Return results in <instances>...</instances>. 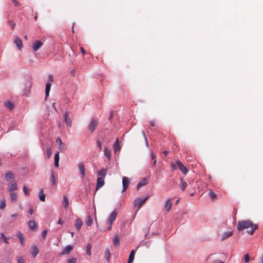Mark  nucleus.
I'll list each match as a JSON object with an SVG mask.
<instances>
[{
	"label": "nucleus",
	"mask_w": 263,
	"mask_h": 263,
	"mask_svg": "<svg viewBox=\"0 0 263 263\" xmlns=\"http://www.w3.org/2000/svg\"><path fill=\"white\" fill-rule=\"evenodd\" d=\"M57 143L59 144V148L62 151H65L67 149L66 145L63 143L60 138L56 140Z\"/></svg>",
	"instance_id": "f8f14e48"
},
{
	"label": "nucleus",
	"mask_w": 263,
	"mask_h": 263,
	"mask_svg": "<svg viewBox=\"0 0 263 263\" xmlns=\"http://www.w3.org/2000/svg\"><path fill=\"white\" fill-rule=\"evenodd\" d=\"M151 125L152 126H155V123H154V121H151Z\"/></svg>",
	"instance_id": "e2e57ef3"
},
{
	"label": "nucleus",
	"mask_w": 263,
	"mask_h": 263,
	"mask_svg": "<svg viewBox=\"0 0 263 263\" xmlns=\"http://www.w3.org/2000/svg\"><path fill=\"white\" fill-rule=\"evenodd\" d=\"M117 213L116 211L111 212L109 215L108 219L106 221V223H112L116 220Z\"/></svg>",
	"instance_id": "7ed1b4c3"
},
{
	"label": "nucleus",
	"mask_w": 263,
	"mask_h": 263,
	"mask_svg": "<svg viewBox=\"0 0 263 263\" xmlns=\"http://www.w3.org/2000/svg\"><path fill=\"white\" fill-rule=\"evenodd\" d=\"M51 88V84L49 83H47L46 85V88H45V95L46 98L49 96V91Z\"/></svg>",
	"instance_id": "72a5a7b5"
},
{
	"label": "nucleus",
	"mask_w": 263,
	"mask_h": 263,
	"mask_svg": "<svg viewBox=\"0 0 263 263\" xmlns=\"http://www.w3.org/2000/svg\"><path fill=\"white\" fill-rule=\"evenodd\" d=\"M6 207V202L5 200H3L1 201L0 203V209H4Z\"/></svg>",
	"instance_id": "a19ab883"
},
{
	"label": "nucleus",
	"mask_w": 263,
	"mask_h": 263,
	"mask_svg": "<svg viewBox=\"0 0 263 263\" xmlns=\"http://www.w3.org/2000/svg\"><path fill=\"white\" fill-rule=\"evenodd\" d=\"M98 124V122L97 120L92 119L91 120L90 123H89L88 125V129L90 131L91 133H93L96 127L97 126Z\"/></svg>",
	"instance_id": "20e7f679"
},
{
	"label": "nucleus",
	"mask_w": 263,
	"mask_h": 263,
	"mask_svg": "<svg viewBox=\"0 0 263 263\" xmlns=\"http://www.w3.org/2000/svg\"><path fill=\"white\" fill-rule=\"evenodd\" d=\"M63 205L64 207L67 209L69 207V200L66 196H63Z\"/></svg>",
	"instance_id": "a878e982"
},
{
	"label": "nucleus",
	"mask_w": 263,
	"mask_h": 263,
	"mask_svg": "<svg viewBox=\"0 0 263 263\" xmlns=\"http://www.w3.org/2000/svg\"><path fill=\"white\" fill-rule=\"evenodd\" d=\"M142 135H143V136L144 137V139L145 140L146 145L147 147H148V144L147 139L146 135H145V133L143 131H142Z\"/></svg>",
	"instance_id": "c03bdc74"
},
{
	"label": "nucleus",
	"mask_w": 263,
	"mask_h": 263,
	"mask_svg": "<svg viewBox=\"0 0 263 263\" xmlns=\"http://www.w3.org/2000/svg\"><path fill=\"white\" fill-rule=\"evenodd\" d=\"M17 236L18 237L19 240H20V242H21L22 245L24 246L25 245V239H24V238L22 233L20 232H18L17 233Z\"/></svg>",
	"instance_id": "b1692460"
},
{
	"label": "nucleus",
	"mask_w": 263,
	"mask_h": 263,
	"mask_svg": "<svg viewBox=\"0 0 263 263\" xmlns=\"http://www.w3.org/2000/svg\"><path fill=\"white\" fill-rule=\"evenodd\" d=\"M80 49H81V51L83 55H84V54H85V53H86V52H85V50L84 49V48H82V47H81V48H80Z\"/></svg>",
	"instance_id": "bf43d9fd"
},
{
	"label": "nucleus",
	"mask_w": 263,
	"mask_h": 263,
	"mask_svg": "<svg viewBox=\"0 0 263 263\" xmlns=\"http://www.w3.org/2000/svg\"><path fill=\"white\" fill-rule=\"evenodd\" d=\"M78 168L81 174L82 177L84 178L85 176L84 165L82 163H80L78 164Z\"/></svg>",
	"instance_id": "ddd939ff"
},
{
	"label": "nucleus",
	"mask_w": 263,
	"mask_h": 263,
	"mask_svg": "<svg viewBox=\"0 0 263 263\" xmlns=\"http://www.w3.org/2000/svg\"><path fill=\"white\" fill-rule=\"evenodd\" d=\"M91 245L90 244H88L87 246L86 252H87V254L89 255H91Z\"/></svg>",
	"instance_id": "79ce46f5"
},
{
	"label": "nucleus",
	"mask_w": 263,
	"mask_h": 263,
	"mask_svg": "<svg viewBox=\"0 0 263 263\" xmlns=\"http://www.w3.org/2000/svg\"><path fill=\"white\" fill-rule=\"evenodd\" d=\"M82 221L80 218L77 219L76 221V228L78 230H80L82 226Z\"/></svg>",
	"instance_id": "412c9836"
},
{
	"label": "nucleus",
	"mask_w": 263,
	"mask_h": 263,
	"mask_svg": "<svg viewBox=\"0 0 263 263\" xmlns=\"http://www.w3.org/2000/svg\"><path fill=\"white\" fill-rule=\"evenodd\" d=\"M39 198L42 201H45V195L43 193V191L42 190L40 191L39 193Z\"/></svg>",
	"instance_id": "c9c22d12"
},
{
	"label": "nucleus",
	"mask_w": 263,
	"mask_h": 263,
	"mask_svg": "<svg viewBox=\"0 0 263 263\" xmlns=\"http://www.w3.org/2000/svg\"><path fill=\"white\" fill-rule=\"evenodd\" d=\"M77 259L76 258H72L67 260L68 263H76Z\"/></svg>",
	"instance_id": "49530a36"
},
{
	"label": "nucleus",
	"mask_w": 263,
	"mask_h": 263,
	"mask_svg": "<svg viewBox=\"0 0 263 263\" xmlns=\"http://www.w3.org/2000/svg\"><path fill=\"white\" fill-rule=\"evenodd\" d=\"M105 183L104 178L103 177H98L97 181L96 190L100 189Z\"/></svg>",
	"instance_id": "9d476101"
},
{
	"label": "nucleus",
	"mask_w": 263,
	"mask_h": 263,
	"mask_svg": "<svg viewBox=\"0 0 263 263\" xmlns=\"http://www.w3.org/2000/svg\"><path fill=\"white\" fill-rule=\"evenodd\" d=\"M50 180L52 182V184L53 185H55V183H56V181H55V177H54V173L53 172H52L51 173V177H50Z\"/></svg>",
	"instance_id": "58836bf2"
},
{
	"label": "nucleus",
	"mask_w": 263,
	"mask_h": 263,
	"mask_svg": "<svg viewBox=\"0 0 263 263\" xmlns=\"http://www.w3.org/2000/svg\"><path fill=\"white\" fill-rule=\"evenodd\" d=\"M1 237L2 238H3L4 239V241L6 243H8V241L7 240V238L4 236V235L3 234V233H2L1 234Z\"/></svg>",
	"instance_id": "09e8293b"
},
{
	"label": "nucleus",
	"mask_w": 263,
	"mask_h": 263,
	"mask_svg": "<svg viewBox=\"0 0 263 263\" xmlns=\"http://www.w3.org/2000/svg\"><path fill=\"white\" fill-rule=\"evenodd\" d=\"M151 158L153 160L156 159V157L153 153L151 154Z\"/></svg>",
	"instance_id": "13d9d810"
},
{
	"label": "nucleus",
	"mask_w": 263,
	"mask_h": 263,
	"mask_svg": "<svg viewBox=\"0 0 263 263\" xmlns=\"http://www.w3.org/2000/svg\"><path fill=\"white\" fill-rule=\"evenodd\" d=\"M29 213L31 215L33 214L34 213L33 210L32 208L29 209Z\"/></svg>",
	"instance_id": "052dcab7"
},
{
	"label": "nucleus",
	"mask_w": 263,
	"mask_h": 263,
	"mask_svg": "<svg viewBox=\"0 0 263 263\" xmlns=\"http://www.w3.org/2000/svg\"><path fill=\"white\" fill-rule=\"evenodd\" d=\"M148 199V196L145 197L143 199L141 198H137L134 201V205L135 206H138V209H139L143 204H144L145 201Z\"/></svg>",
	"instance_id": "f03ea898"
},
{
	"label": "nucleus",
	"mask_w": 263,
	"mask_h": 263,
	"mask_svg": "<svg viewBox=\"0 0 263 263\" xmlns=\"http://www.w3.org/2000/svg\"><path fill=\"white\" fill-rule=\"evenodd\" d=\"M212 263H224L223 261L220 260V259H217L214 260Z\"/></svg>",
	"instance_id": "603ef678"
},
{
	"label": "nucleus",
	"mask_w": 263,
	"mask_h": 263,
	"mask_svg": "<svg viewBox=\"0 0 263 263\" xmlns=\"http://www.w3.org/2000/svg\"><path fill=\"white\" fill-rule=\"evenodd\" d=\"M14 178V175L11 171L8 172L6 174V179L7 180Z\"/></svg>",
	"instance_id": "2f4dec72"
},
{
	"label": "nucleus",
	"mask_w": 263,
	"mask_h": 263,
	"mask_svg": "<svg viewBox=\"0 0 263 263\" xmlns=\"http://www.w3.org/2000/svg\"><path fill=\"white\" fill-rule=\"evenodd\" d=\"M23 191L24 192V194L26 195H29V191H28V187L26 186V185H24L23 186Z\"/></svg>",
	"instance_id": "37998d69"
},
{
	"label": "nucleus",
	"mask_w": 263,
	"mask_h": 263,
	"mask_svg": "<svg viewBox=\"0 0 263 263\" xmlns=\"http://www.w3.org/2000/svg\"><path fill=\"white\" fill-rule=\"evenodd\" d=\"M233 232L232 231L226 232L222 234L221 239L222 240L226 239L227 238L231 236Z\"/></svg>",
	"instance_id": "4be33fe9"
},
{
	"label": "nucleus",
	"mask_w": 263,
	"mask_h": 263,
	"mask_svg": "<svg viewBox=\"0 0 263 263\" xmlns=\"http://www.w3.org/2000/svg\"><path fill=\"white\" fill-rule=\"evenodd\" d=\"M15 7H20L21 4L16 0H12Z\"/></svg>",
	"instance_id": "8fccbe9b"
},
{
	"label": "nucleus",
	"mask_w": 263,
	"mask_h": 263,
	"mask_svg": "<svg viewBox=\"0 0 263 263\" xmlns=\"http://www.w3.org/2000/svg\"><path fill=\"white\" fill-rule=\"evenodd\" d=\"M104 155L108 161L111 160V151L108 149L106 147L104 149Z\"/></svg>",
	"instance_id": "2eb2a0df"
},
{
	"label": "nucleus",
	"mask_w": 263,
	"mask_h": 263,
	"mask_svg": "<svg viewBox=\"0 0 263 263\" xmlns=\"http://www.w3.org/2000/svg\"><path fill=\"white\" fill-rule=\"evenodd\" d=\"M10 198L11 201L14 203L17 200V195L15 193H11L10 194Z\"/></svg>",
	"instance_id": "473e14b6"
},
{
	"label": "nucleus",
	"mask_w": 263,
	"mask_h": 263,
	"mask_svg": "<svg viewBox=\"0 0 263 263\" xmlns=\"http://www.w3.org/2000/svg\"><path fill=\"white\" fill-rule=\"evenodd\" d=\"M73 247L71 246H66L63 251L61 253V255H67L69 254L72 250Z\"/></svg>",
	"instance_id": "9b49d317"
},
{
	"label": "nucleus",
	"mask_w": 263,
	"mask_h": 263,
	"mask_svg": "<svg viewBox=\"0 0 263 263\" xmlns=\"http://www.w3.org/2000/svg\"><path fill=\"white\" fill-rule=\"evenodd\" d=\"M39 253V250L36 246H33L32 248V255L35 258Z\"/></svg>",
	"instance_id": "c756f323"
},
{
	"label": "nucleus",
	"mask_w": 263,
	"mask_h": 263,
	"mask_svg": "<svg viewBox=\"0 0 263 263\" xmlns=\"http://www.w3.org/2000/svg\"><path fill=\"white\" fill-rule=\"evenodd\" d=\"M187 186V183L185 181H184L182 178H180V188L181 189V191H184Z\"/></svg>",
	"instance_id": "f3484780"
},
{
	"label": "nucleus",
	"mask_w": 263,
	"mask_h": 263,
	"mask_svg": "<svg viewBox=\"0 0 263 263\" xmlns=\"http://www.w3.org/2000/svg\"><path fill=\"white\" fill-rule=\"evenodd\" d=\"M176 164L177 165V167L179 168V170L182 172V173L183 174L185 175L187 173V168L183 164V163L181 161L177 160L176 161Z\"/></svg>",
	"instance_id": "423d86ee"
},
{
	"label": "nucleus",
	"mask_w": 263,
	"mask_h": 263,
	"mask_svg": "<svg viewBox=\"0 0 263 263\" xmlns=\"http://www.w3.org/2000/svg\"><path fill=\"white\" fill-rule=\"evenodd\" d=\"M43 45V43L39 40H35L32 43V49L33 51H37Z\"/></svg>",
	"instance_id": "39448f33"
},
{
	"label": "nucleus",
	"mask_w": 263,
	"mask_h": 263,
	"mask_svg": "<svg viewBox=\"0 0 263 263\" xmlns=\"http://www.w3.org/2000/svg\"><path fill=\"white\" fill-rule=\"evenodd\" d=\"M17 216H18V214H14L12 215H11V217H17Z\"/></svg>",
	"instance_id": "69168bd1"
},
{
	"label": "nucleus",
	"mask_w": 263,
	"mask_h": 263,
	"mask_svg": "<svg viewBox=\"0 0 263 263\" xmlns=\"http://www.w3.org/2000/svg\"><path fill=\"white\" fill-rule=\"evenodd\" d=\"M14 43L17 47L18 50H22V48L23 47V45L22 43V40L20 37H18V36H14Z\"/></svg>",
	"instance_id": "0eeeda50"
},
{
	"label": "nucleus",
	"mask_w": 263,
	"mask_h": 263,
	"mask_svg": "<svg viewBox=\"0 0 263 263\" xmlns=\"http://www.w3.org/2000/svg\"><path fill=\"white\" fill-rule=\"evenodd\" d=\"M63 221L61 220V219H59L58 221V223L62 224H63Z\"/></svg>",
	"instance_id": "680f3d73"
},
{
	"label": "nucleus",
	"mask_w": 263,
	"mask_h": 263,
	"mask_svg": "<svg viewBox=\"0 0 263 263\" xmlns=\"http://www.w3.org/2000/svg\"><path fill=\"white\" fill-rule=\"evenodd\" d=\"M97 144L99 148V149L101 151L102 149V144H101V142L100 141L98 140L97 141Z\"/></svg>",
	"instance_id": "864d4df0"
},
{
	"label": "nucleus",
	"mask_w": 263,
	"mask_h": 263,
	"mask_svg": "<svg viewBox=\"0 0 263 263\" xmlns=\"http://www.w3.org/2000/svg\"><path fill=\"white\" fill-rule=\"evenodd\" d=\"M135 251L134 250H133L131 252H130V253L129 254V258H128V263H132L134 259V257H135Z\"/></svg>",
	"instance_id": "393cba45"
},
{
	"label": "nucleus",
	"mask_w": 263,
	"mask_h": 263,
	"mask_svg": "<svg viewBox=\"0 0 263 263\" xmlns=\"http://www.w3.org/2000/svg\"><path fill=\"white\" fill-rule=\"evenodd\" d=\"M129 180L127 177H123L122 178V184H123V190L122 192H124L128 188L129 184Z\"/></svg>",
	"instance_id": "6e6552de"
},
{
	"label": "nucleus",
	"mask_w": 263,
	"mask_h": 263,
	"mask_svg": "<svg viewBox=\"0 0 263 263\" xmlns=\"http://www.w3.org/2000/svg\"><path fill=\"white\" fill-rule=\"evenodd\" d=\"M85 223L87 226H90L92 223V219L89 215L86 216Z\"/></svg>",
	"instance_id": "cd10ccee"
},
{
	"label": "nucleus",
	"mask_w": 263,
	"mask_h": 263,
	"mask_svg": "<svg viewBox=\"0 0 263 263\" xmlns=\"http://www.w3.org/2000/svg\"><path fill=\"white\" fill-rule=\"evenodd\" d=\"M244 260H245V262H246V263H248L249 262L250 257L248 254L245 255V257H244Z\"/></svg>",
	"instance_id": "a18cd8bd"
},
{
	"label": "nucleus",
	"mask_w": 263,
	"mask_h": 263,
	"mask_svg": "<svg viewBox=\"0 0 263 263\" xmlns=\"http://www.w3.org/2000/svg\"><path fill=\"white\" fill-rule=\"evenodd\" d=\"M8 24L11 27L12 29H13L15 26V23L12 22V21H9L8 22Z\"/></svg>",
	"instance_id": "de8ad7c7"
},
{
	"label": "nucleus",
	"mask_w": 263,
	"mask_h": 263,
	"mask_svg": "<svg viewBox=\"0 0 263 263\" xmlns=\"http://www.w3.org/2000/svg\"><path fill=\"white\" fill-rule=\"evenodd\" d=\"M168 153V152L167 151H165L163 152V154H164V155H165V157L167 155Z\"/></svg>",
	"instance_id": "0e129e2a"
},
{
	"label": "nucleus",
	"mask_w": 263,
	"mask_h": 263,
	"mask_svg": "<svg viewBox=\"0 0 263 263\" xmlns=\"http://www.w3.org/2000/svg\"><path fill=\"white\" fill-rule=\"evenodd\" d=\"M17 189V184L16 183H13L8 185L7 190L9 192L16 190Z\"/></svg>",
	"instance_id": "dca6fc26"
},
{
	"label": "nucleus",
	"mask_w": 263,
	"mask_h": 263,
	"mask_svg": "<svg viewBox=\"0 0 263 263\" xmlns=\"http://www.w3.org/2000/svg\"><path fill=\"white\" fill-rule=\"evenodd\" d=\"M64 118L67 126L70 127L71 126L72 121L71 120L70 118L69 117V113L67 111H66L64 113Z\"/></svg>",
	"instance_id": "1a4fd4ad"
},
{
	"label": "nucleus",
	"mask_w": 263,
	"mask_h": 263,
	"mask_svg": "<svg viewBox=\"0 0 263 263\" xmlns=\"http://www.w3.org/2000/svg\"><path fill=\"white\" fill-rule=\"evenodd\" d=\"M171 166H172V168L173 170H176L177 168V166L175 165V164H174V163H172L171 164Z\"/></svg>",
	"instance_id": "6e6d98bb"
},
{
	"label": "nucleus",
	"mask_w": 263,
	"mask_h": 263,
	"mask_svg": "<svg viewBox=\"0 0 263 263\" xmlns=\"http://www.w3.org/2000/svg\"><path fill=\"white\" fill-rule=\"evenodd\" d=\"M110 257V250L108 249H107L105 250V257L108 262L109 260Z\"/></svg>",
	"instance_id": "f704fd0d"
},
{
	"label": "nucleus",
	"mask_w": 263,
	"mask_h": 263,
	"mask_svg": "<svg viewBox=\"0 0 263 263\" xmlns=\"http://www.w3.org/2000/svg\"><path fill=\"white\" fill-rule=\"evenodd\" d=\"M172 203L170 199L166 201L165 205V207L166 209L167 212H168L172 208Z\"/></svg>",
	"instance_id": "c85d7f7f"
},
{
	"label": "nucleus",
	"mask_w": 263,
	"mask_h": 263,
	"mask_svg": "<svg viewBox=\"0 0 263 263\" xmlns=\"http://www.w3.org/2000/svg\"><path fill=\"white\" fill-rule=\"evenodd\" d=\"M247 230L248 234L252 235L254 231L258 228L257 224H254L250 220H241L238 222L237 229L239 231L249 229Z\"/></svg>",
	"instance_id": "f257e3e1"
},
{
	"label": "nucleus",
	"mask_w": 263,
	"mask_h": 263,
	"mask_svg": "<svg viewBox=\"0 0 263 263\" xmlns=\"http://www.w3.org/2000/svg\"><path fill=\"white\" fill-rule=\"evenodd\" d=\"M29 227L33 231L37 230V227L34 220H30L28 222Z\"/></svg>",
	"instance_id": "4468645a"
},
{
	"label": "nucleus",
	"mask_w": 263,
	"mask_h": 263,
	"mask_svg": "<svg viewBox=\"0 0 263 263\" xmlns=\"http://www.w3.org/2000/svg\"><path fill=\"white\" fill-rule=\"evenodd\" d=\"M112 224V223H106V224L108 226L107 227V230H110L111 229Z\"/></svg>",
	"instance_id": "5fc2aeb1"
},
{
	"label": "nucleus",
	"mask_w": 263,
	"mask_h": 263,
	"mask_svg": "<svg viewBox=\"0 0 263 263\" xmlns=\"http://www.w3.org/2000/svg\"><path fill=\"white\" fill-rule=\"evenodd\" d=\"M49 81L50 82H53V76L52 75H50L49 77Z\"/></svg>",
	"instance_id": "4d7b16f0"
},
{
	"label": "nucleus",
	"mask_w": 263,
	"mask_h": 263,
	"mask_svg": "<svg viewBox=\"0 0 263 263\" xmlns=\"http://www.w3.org/2000/svg\"><path fill=\"white\" fill-rule=\"evenodd\" d=\"M47 234V230H43L42 233V236L43 238H45Z\"/></svg>",
	"instance_id": "3c124183"
},
{
	"label": "nucleus",
	"mask_w": 263,
	"mask_h": 263,
	"mask_svg": "<svg viewBox=\"0 0 263 263\" xmlns=\"http://www.w3.org/2000/svg\"><path fill=\"white\" fill-rule=\"evenodd\" d=\"M261 263H263V256L261 258Z\"/></svg>",
	"instance_id": "774afa93"
},
{
	"label": "nucleus",
	"mask_w": 263,
	"mask_h": 263,
	"mask_svg": "<svg viewBox=\"0 0 263 263\" xmlns=\"http://www.w3.org/2000/svg\"><path fill=\"white\" fill-rule=\"evenodd\" d=\"M17 263H25L24 259L22 258V257L17 256L16 257Z\"/></svg>",
	"instance_id": "ea45409f"
},
{
	"label": "nucleus",
	"mask_w": 263,
	"mask_h": 263,
	"mask_svg": "<svg viewBox=\"0 0 263 263\" xmlns=\"http://www.w3.org/2000/svg\"><path fill=\"white\" fill-rule=\"evenodd\" d=\"M113 243L115 247H118L120 244V240L117 235H116L113 238Z\"/></svg>",
	"instance_id": "5701e85b"
},
{
	"label": "nucleus",
	"mask_w": 263,
	"mask_h": 263,
	"mask_svg": "<svg viewBox=\"0 0 263 263\" xmlns=\"http://www.w3.org/2000/svg\"><path fill=\"white\" fill-rule=\"evenodd\" d=\"M209 196L213 201L215 200L217 198V195L211 190L210 191Z\"/></svg>",
	"instance_id": "e433bc0d"
},
{
	"label": "nucleus",
	"mask_w": 263,
	"mask_h": 263,
	"mask_svg": "<svg viewBox=\"0 0 263 263\" xmlns=\"http://www.w3.org/2000/svg\"><path fill=\"white\" fill-rule=\"evenodd\" d=\"M106 172L107 170L106 169L102 168L98 172V174L101 176L100 177H103L104 178L106 174Z\"/></svg>",
	"instance_id": "bb28decb"
},
{
	"label": "nucleus",
	"mask_w": 263,
	"mask_h": 263,
	"mask_svg": "<svg viewBox=\"0 0 263 263\" xmlns=\"http://www.w3.org/2000/svg\"><path fill=\"white\" fill-rule=\"evenodd\" d=\"M59 152H57L54 155V166L57 167H58L59 165Z\"/></svg>",
	"instance_id": "6ab92c4d"
},
{
	"label": "nucleus",
	"mask_w": 263,
	"mask_h": 263,
	"mask_svg": "<svg viewBox=\"0 0 263 263\" xmlns=\"http://www.w3.org/2000/svg\"><path fill=\"white\" fill-rule=\"evenodd\" d=\"M5 106L11 110L14 108V104L10 101H7L5 103Z\"/></svg>",
	"instance_id": "7c9ffc66"
},
{
	"label": "nucleus",
	"mask_w": 263,
	"mask_h": 263,
	"mask_svg": "<svg viewBox=\"0 0 263 263\" xmlns=\"http://www.w3.org/2000/svg\"><path fill=\"white\" fill-rule=\"evenodd\" d=\"M120 147L119 145V141L118 138L116 139V141L114 144V149L115 153L120 150Z\"/></svg>",
	"instance_id": "aec40b11"
},
{
	"label": "nucleus",
	"mask_w": 263,
	"mask_h": 263,
	"mask_svg": "<svg viewBox=\"0 0 263 263\" xmlns=\"http://www.w3.org/2000/svg\"><path fill=\"white\" fill-rule=\"evenodd\" d=\"M147 183V179L144 178H143L142 180L139 182V183L137 185V188L138 190H139L140 187L142 186L145 185Z\"/></svg>",
	"instance_id": "a211bd4d"
},
{
	"label": "nucleus",
	"mask_w": 263,
	"mask_h": 263,
	"mask_svg": "<svg viewBox=\"0 0 263 263\" xmlns=\"http://www.w3.org/2000/svg\"><path fill=\"white\" fill-rule=\"evenodd\" d=\"M156 162H157V159L154 160V161H153V165L154 166H155V165H156Z\"/></svg>",
	"instance_id": "338daca9"
},
{
	"label": "nucleus",
	"mask_w": 263,
	"mask_h": 263,
	"mask_svg": "<svg viewBox=\"0 0 263 263\" xmlns=\"http://www.w3.org/2000/svg\"><path fill=\"white\" fill-rule=\"evenodd\" d=\"M46 152L48 158H49L52 155V151L51 148L50 147H47L46 148Z\"/></svg>",
	"instance_id": "4c0bfd02"
}]
</instances>
